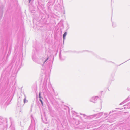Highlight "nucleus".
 <instances>
[{
	"mask_svg": "<svg viewBox=\"0 0 130 130\" xmlns=\"http://www.w3.org/2000/svg\"><path fill=\"white\" fill-rule=\"evenodd\" d=\"M66 35H67V32H66L65 33H64L63 34V38L64 39H65V37Z\"/></svg>",
	"mask_w": 130,
	"mask_h": 130,
	"instance_id": "nucleus-1",
	"label": "nucleus"
},
{
	"mask_svg": "<svg viewBox=\"0 0 130 130\" xmlns=\"http://www.w3.org/2000/svg\"><path fill=\"white\" fill-rule=\"evenodd\" d=\"M39 98L40 99H41V93L40 92L39 94Z\"/></svg>",
	"mask_w": 130,
	"mask_h": 130,
	"instance_id": "nucleus-2",
	"label": "nucleus"
},
{
	"mask_svg": "<svg viewBox=\"0 0 130 130\" xmlns=\"http://www.w3.org/2000/svg\"><path fill=\"white\" fill-rule=\"evenodd\" d=\"M40 100L41 101V103L43 105V102L41 99H40Z\"/></svg>",
	"mask_w": 130,
	"mask_h": 130,
	"instance_id": "nucleus-3",
	"label": "nucleus"
},
{
	"mask_svg": "<svg viewBox=\"0 0 130 130\" xmlns=\"http://www.w3.org/2000/svg\"><path fill=\"white\" fill-rule=\"evenodd\" d=\"M29 2H30V0H29Z\"/></svg>",
	"mask_w": 130,
	"mask_h": 130,
	"instance_id": "nucleus-4",
	"label": "nucleus"
}]
</instances>
